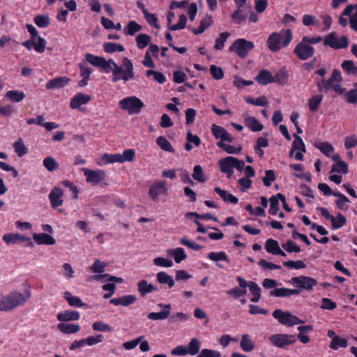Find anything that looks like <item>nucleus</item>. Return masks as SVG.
<instances>
[{
	"label": "nucleus",
	"instance_id": "1",
	"mask_svg": "<svg viewBox=\"0 0 357 357\" xmlns=\"http://www.w3.org/2000/svg\"><path fill=\"white\" fill-rule=\"evenodd\" d=\"M31 292L29 289L23 292L10 291L8 294L2 296L0 298V311L10 312L15 308L25 304L31 298Z\"/></svg>",
	"mask_w": 357,
	"mask_h": 357
},
{
	"label": "nucleus",
	"instance_id": "2",
	"mask_svg": "<svg viewBox=\"0 0 357 357\" xmlns=\"http://www.w3.org/2000/svg\"><path fill=\"white\" fill-rule=\"evenodd\" d=\"M135 78L134 66L132 61L128 57L122 59L121 65H115L112 75V81L114 83L123 80L127 82Z\"/></svg>",
	"mask_w": 357,
	"mask_h": 357
},
{
	"label": "nucleus",
	"instance_id": "3",
	"mask_svg": "<svg viewBox=\"0 0 357 357\" xmlns=\"http://www.w3.org/2000/svg\"><path fill=\"white\" fill-rule=\"evenodd\" d=\"M293 38L290 29L282 30L281 32H273L268 38L266 43L268 49L273 52H279L282 47H287Z\"/></svg>",
	"mask_w": 357,
	"mask_h": 357
},
{
	"label": "nucleus",
	"instance_id": "4",
	"mask_svg": "<svg viewBox=\"0 0 357 357\" xmlns=\"http://www.w3.org/2000/svg\"><path fill=\"white\" fill-rule=\"evenodd\" d=\"M254 48L255 44L252 41L238 38L229 47V51L234 52L238 57L245 59Z\"/></svg>",
	"mask_w": 357,
	"mask_h": 357
},
{
	"label": "nucleus",
	"instance_id": "5",
	"mask_svg": "<svg viewBox=\"0 0 357 357\" xmlns=\"http://www.w3.org/2000/svg\"><path fill=\"white\" fill-rule=\"evenodd\" d=\"M119 105L122 110L128 111L130 115L139 114L144 107V102L134 96L121 100Z\"/></svg>",
	"mask_w": 357,
	"mask_h": 357
},
{
	"label": "nucleus",
	"instance_id": "6",
	"mask_svg": "<svg viewBox=\"0 0 357 357\" xmlns=\"http://www.w3.org/2000/svg\"><path fill=\"white\" fill-rule=\"evenodd\" d=\"M273 317L277 319L280 324L288 327L304 323L302 319H300L298 317L293 315L290 312L283 311L280 309L274 310L273 312Z\"/></svg>",
	"mask_w": 357,
	"mask_h": 357
},
{
	"label": "nucleus",
	"instance_id": "7",
	"mask_svg": "<svg viewBox=\"0 0 357 357\" xmlns=\"http://www.w3.org/2000/svg\"><path fill=\"white\" fill-rule=\"evenodd\" d=\"M271 344L280 349H286L288 346L294 344L296 342L294 335L277 333L268 337Z\"/></svg>",
	"mask_w": 357,
	"mask_h": 357
},
{
	"label": "nucleus",
	"instance_id": "8",
	"mask_svg": "<svg viewBox=\"0 0 357 357\" xmlns=\"http://www.w3.org/2000/svg\"><path fill=\"white\" fill-rule=\"evenodd\" d=\"M289 282L298 289H304L308 292L313 290L317 284V280L312 277L301 275L291 278Z\"/></svg>",
	"mask_w": 357,
	"mask_h": 357
},
{
	"label": "nucleus",
	"instance_id": "9",
	"mask_svg": "<svg viewBox=\"0 0 357 357\" xmlns=\"http://www.w3.org/2000/svg\"><path fill=\"white\" fill-rule=\"evenodd\" d=\"M324 44L326 46H329L334 50H339L346 48L348 47L349 41L347 36H342L340 38H337L335 33L332 32L325 36Z\"/></svg>",
	"mask_w": 357,
	"mask_h": 357
},
{
	"label": "nucleus",
	"instance_id": "10",
	"mask_svg": "<svg viewBox=\"0 0 357 357\" xmlns=\"http://www.w3.org/2000/svg\"><path fill=\"white\" fill-rule=\"evenodd\" d=\"M294 53L302 61L307 60L314 54V48L308 43L301 42L298 43L294 48Z\"/></svg>",
	"mask_w": 357,
	"mask_h": 357
},
{
	"label": "nucleus",
	"instance_id": "11",
	"mask_svg": "<svg viewBox=\"0 0 357 357\" xmlns=\"http://www.w3.org/2000/svg\"><path fill=\"white\" fill-rule=\"evenodd\" d=\"M167 194V186L165 181H155L149 190V195L153 202H158L160 195Z\"/></svg>",
	"mask_w": 357,
	"mask_h": 357
},
{
	"label": "nucleus",
	"instance_id": "12",
	"mask_svg": "<svg viewBox=\"0 0 357 357\" xmlns=\"http://www.w3.org/2000/svg\"><path fill=\"white\" fill-rule=\"evenodd\" d=\"M91 99L90 95L78 93L71 99L70 106L72 109H79L81 112H85L86 108L82 107V105L87 104Z\"/></svg>",
	"mask_w": 357,
	"mask_h": 357
},
{
	"label": "nucleus",
	"instance_id": "13",
	"mask_svg": "<svg viewBox=\"0 0 357 357\" xmlns=\"http://www.w3.org/2000/svg\"><path fill=\"white\" fill-rule=\"evenodd\" d=\"M3 241L7 244H16L19 242L28 241L27 246L33 247V243L29 237L20 234L7 233L3 236Z\"/></svg>",
	"mask_w": 357,
	"mask_h": 357
},
{
	"label": "nucleus",
	"instance_id": "14",
	"mask_svg": "<svg viewBox=\"0 0 357 357\" xmlns=\"http://www.w3.org/2000/svg\"><path fill=\"white\" fill-rule=\"evenodd\" d=\"M84 176H86L87 182L91 183L93 185H96L105 179L106 174L105 172L102 169H86L84 172Z\"/></svg>",
	"mask_w": 357,
	"mask_h": 357
},
{
	"label": "nucleus",
	"instance_id": "15",
	"mask_svg": "<svg viewBox=\"0 0 357 357\" xmlns=\"http://www.w3.org/2000/svg\"><path fill=\"white\" fill-rule=\"evenodd\" d=\"M294 140L292 143V147L294 149L298 151L294 155L295 159L298 161H302L303 160V153L306 152L305 143L303 142L302 138L297 134H294Z\"/></svg>",
	"mask_w": 357,
	"mask_h": 357
},
{
	"label": "nucleus",
	"instance_id": "16",
	"mask_svg": "<svg viewBox=\"0 0 357 357\" xmlns=\"http://www.w3.org/2000/svg\"><path fill=\"white\" fill-rule=\"evenodd\" d=\"M220 171L222 173L227 174V176L229 178L234 174V157L233 156H227L225 158H222L218 161Z\"/></svg>",
	"mask_w": 357,
	"mask_h": 357
},
{
	"label": "nucleus",
	"instance_id": "17",
	"mask_svg": "<svg viewBox=\"0 0 357 357\" xmlns=\"http://www.w3.org/2000/svg\"><path fill=\"white\" fill-rule=\"evenodd\" d=\"M158 306L165 310L158 312H150L148 314V318L151 320H163L167 319L170 314L171 305L170 304H158Z\"/></svg>",
	"mask_w": 357,
	"mask_h": 357
},
{
	"label": "nucleus",
	"instance_id": "18",
	"mask_svg": "<svg viewBox=\"0 0 357 357\" xmlns=\"http://www.w3.org/2000/svg\"><path fill=\"white\" fill-rule=\"evenodd\" d=\"M207 257L211 261H216V266L219 268H225L222 264L219 263V261H224L227 264L230 263V258L224 251H220L218 252H211L208 254Z\"/></svg>",
	"mask_w": 357,
	"mask_h": 357
},
{
	"label": "nucleus",
	"instance_id": "19",
	"mask_svg": "<svg viewBox=\"0 0 357 357\" xmlns=\"http://www.w3.org/2000/svg\"><path fill=\"white\" fill-rule=\"evenodd\" d=\"M301 290L298 289L275 288L270 291V296L275 297H290L292 295H299Z\"/></svg>",
	"mask_w": 357,
	"mask_h": 357
},
{
	"label": "nucleus",
	"instance_id": "20",
	"mask_svg": "<svg viewBox=\"0 0 357 357\" xmlns=\"http://www.w3.org/2000/svg\"><path fill=\"white\" fill-rule=\"evenodd\" d=\"M255 81L260 85L266 86L274 82V77L269 70H261L255 77Z\"/></svg>",
	"mask_w": 357,
	"mask_h": 357
},
{
	"label": "nucleus",
	"instance_id": "21",
	"mask_svg": "<svg viewBox=\"0 0 357 357\" xmlns=\"http://www.w3.org/2000/svg\"><path fill=\"white\" fill-rule=\"evenodd\" d=\"M63 192L62 190L58 188H54L49 194V199L51 202L52 207L56 208L61 206L63 204V199L61 197Z\"/></svg>",
	"mask_w": 357,
	"mask_h": 357
},
{
	"label": "nucleus",
	"instance_id": "22",
	"mask_svg": "<svg viewBox=\"0 0 357 357\" xmlns=\"http://www.w3.org/2000/svg\"><path fill=\"white\" fill-rule=\"evenodd\" d=\"M33 239L38 245H54L56 243L55 239L52 236L45 233L34 234Z\"/></svg>",
	"mask_w": 357,
	"mask_h": 357
},
{
	"label": "nucleus",
	"instance_id": "23",
	"mask_svg": "<svg viewBox=\"0 0 357 357\" xmlns=\"http://www.w3.org/2000/svg\"><path fill=\"white\" fill-rule=\"evenodd\" d=\"M137 290L142 296H145L149 293L157 291V287L151 283H148L146 280H142L137 283Z\"/></svg>",
	"mask_w": 357,
	"mask_h": 357
},
{
	"label": "nucleus",
	"instance_id": "24",
	"mask_svg": "<svg viewBox=\"0 0 357 357\" xmlns=\"http://www.w3.org/2000/svg\"><path fill=\"white\" fill-rule=\"evenodd\" d=\"M214 191L223 199L225 202H229L234 204H236L238 202V199L231 193L222 190L219 187H215Z\"/></svg>",
	"mask_w": 357,
	"mask_h": 357
},
{
	"label": "nucleus",
	"instance_id": "25",
	"mask_svg": "<svg viewBox=\"0 0 357 357\" xmlns=\"http://www.w3.org/2000/svg\"><path fill=\"white\" fill-rule=\"evenodd\" d=\"M240 347L243 351L250 352L255 349V343L248 334H243L241 337Z\"/></svg>",
	"mask_w": 357,
	"mask_h": 357
},
{
	"label": "nucleus",
	"instance_id": "26",
	"mask_svg": "<svg viewBox=\"0 0 357 357\" xmlns=\"http://www.w3.org/2000/svg\"><path fill=\"white\" fill-rule=\"evenodd\" d=\"M245 125L252 132H259L264 129V126L253 116H248L245 118Z\"/></svg>",
	"mask_w": 357,
	"mask_h": 357
},
{
	"label": "nucleus",
	"instance_id": "27",
	"mask_svg": "<svg viewBox=\"0 0 357 357\" xmlns=\"http://www.w3.org/2000/svg\"><path fill=\"white\" fill-rule=\"evenodd\" d=\"M201 342L199 339L194 337L190 340L186 347L187 351L190 356H195L199 354L201 348Z\"/></svg>",
	"mask_w": 357,
	"mask_h": 357
},
{
	"label": "nucleus",
	"instance_id": "28",
	"mask_svg": "<svg viewBox=\"0 0 357 357\" xmlns=\"http://www.w3.org/2000/svg\"><path fill=\"white\" fill-rule=\"evenodd\" d=\"M168 255L173 256L175 262L177 264L181 263L187 258V255L185 254L184 249L182 248L169 250L168 251Z\"/></svg>",
	"mask_w": 357,
	"mask_h": 357
},
{
	"label": "nucleus",
	"instance_id": "29",
	"mask_svg": "<svg viewBox=\"0 0 357 357\" xmlns=\"http://www.w3.org/2000/svg\"><path fill=\"white\" fill-rule=\"evenodd\" d=\"M156 276L159 283L167 284L169 288L173 287L175 284L174 279L165 271L158 273Z\"/></svg>",
	"mask_w": 357,
	"mask_h": 357
},
{
	"label": "nucleus",
	"instance_id": "30",
	"mask_svg": "<svg viewBox=\"0 0 357 357\" xmlns=\"http://www.w3.org/2000/svg\"><path fill=\"white\" fill-rule=\"evenodd\" d=\"M249 290L252 295L250 298V301L252 303H257L261 298V288L256 282L250 281Z\"/></svg>",
	"mask_w": 357,
	"mask_h": 357
},
{
	"label": "nucleus",
	"instance_id": "31",
	"mask_svg": "<svg viewBox=\"0 0 357 357\" xmlns=\"http://www.w3.org/2000/svg\"><path fill=\"white\" fill-rule=\"evenodd\" d=\"M142 26L135 21H130L124 28V34L126 36H134L137 32L141 31Z\"/></svg>",
	"mask_w": 357,
	"mask_h": 357
},
{
	"label": "nucleus",
	"instance_id": "32",
	"mask_svg": "<svg viewBox=\"0 0 357 357\" xmlns=\"http://www.w3.org/2000/svg\"><path fill=\"white\" fill-rule=\"evenodd\" d=\"M67 82L66 77H57L50 80L47 84L46 88L47 89H60L65 86V84Z\"/></svg>",
	"mask_w": 357,
	"mask_h": 357
},
{
	"label": "nucleus",
	"instance_id": "33",
	"mask_svg": "<svg viewBox=\"0 0 357 357\" xmlns=\"http://www.w3.org/2000/svg\"><path fill=\"white\" fill-rule=\"evenodd\" d=\"M323 95H314L308 100L309 109L310 112H316L322 102Z\"/></svg>",
	"mask_w": 357,
	"mask_h": 357
},
{
	"label": "nucleus",
	"instance_id": "34",
	"mask_svg": "<svg viewBox=\"0 0 357 357\" xmlns=\"http://www.w3.org/2000/svg\"><path fill=\"white\" fill-rule=\"evenodd\" d=\"M136 45L138 49L145 48L151 42V36L146 33H139L135 38Z\"/></svg>",
	"mask_w": 357,
	"mask_h": 357
},
{
	"label": "nucleus",
	"instance_id": "35",
	"mask_svg": "<svg viewBox=\"0 0 357 357\" xmlns=\"http://www.w3.org/2000/svg\"><path fill=\"white\" fill-rule=\"evenodd\" d=\"M156 143L160 148L165 151L169 153L175 152V150L171 143L163 136L158 137L156 139Z\"/></svg>",
	"mask_w": 357,
	"mask_h": 357
},
{
	"label": "nucleus",
	"instance_id": "36",
	"mask_svg": "<svg viewBox=\"0 0 357 357\" xmlns=\"http://www.w3.org/2000/svg\"><path fill=\"white\" fill-rule=\"evenodd\" d=\"M104 51L107 53L112 54L115 52H122L125 50L124 47L118 43H105L103 45Z\"/></svg>",
	"mask_w": 357,
	"mask_h": 357
},
{
	"label": "nucleus",
	"instance_id": "37",
	"mask_svg": "<svg viewBox=\"0 0 357 357\" xmlns=\"http://www.w3.org/2000/svg\"><path fill=\"white\" fill-rule=\"evenodd\" d=\"M331 222L332 229L335 230L342 227L347 223V218L342 213H338Z\"/></svg>",
	"mask_w": 357,
	"mask_h": 357
},
{
	"label": "nucleus",
	"instance_id": "38",
	"mask_svg": "<svg viewBox=\"0 0 357 357\" xmlns=\"http://www.w3.org/2000/svg\"><path fill=\"white\" fill-rule=\"evenodd\" d=\"M6 96L12 102H20L25 98V94L22 91L11 90L6 93Z\"/></svg>",
	"mask_w": 357,
	"mask_h": 357
},
{
	"label": "nucleus",
	"instance_id": "39",
	"mask_svg": "<svg viewBox=\"0 0 357 357\" xmlns=\"http://www.w3.org/2000/svg\"><path fill=\"white\" fill-rule=\"evenodd\" d=\"M348 346L347 340L342 338L340 336L334 337L330 343V348L333 350H337L340 347L346 348Z\"/></svg>",
	"mask_w": 357,
	"mask_h": 357
},
{
	"label": "nucleus",
	"instance_id": "40",
	"mask_svg": "<svg viewBox=\"0 0 357 357\" xmlns=\"http://www.w3.org/2000/svg\"><path fill=\"white\" fill-rule=\"evenodd\" d=\"M342 70L347 75H357V66L351 60H345L341 64Z\"/></svg>",
	"mask_w": 357,
	"mask_h": 357
},
{
	"label": "nucleus",
	"instance_id": "41",
	"mask_svg": "<svg viewBox=\"0 0 357 357\" xmlns=\"http://www.w3.org/2000/svg\"><path fill=\"white\" fill-rule=\"evenodd\" d=\"M332 79L328 78V79H316L315 84L319 92L327 91L332 88L333 85Z\"/></svg>",
	"mask_w": 357,
	"mask_h": 357
},
{
	"label": "nucleus",
	"instance_id": "42",
	"mask_svg": "<svg viewBox=\"0 0 357 357\" xmlns=\"http://www.w3.org/2000/svg\"><path fill=\"white\" fill-rule=\"evenodd\" d=\"M315 147L318 149L323 154L329 156L330 153L334 151L333 146L328 142H319L314 144Z\"/></svg>",
	"mask_w": 357,
	"mask_h": 357
},
{
	"label": "nucleus",
	"instance_id": "43",
	"mask_svg": "<svg viewBox=\"0 0 357 357\" xmlns=\"http://www.w3.org/2000/svg\"><path fill=\"white\" fill-rule=\"evenodd\" d=\"M230 36V33L225 31L220 33L218 38H216L214 49L215 50H222L224 48L225 43Z\"/></svg>",
	"mask_w": 357,
	"mask_h": 357
},
{
	"label": "nucleus",
	"instance_id": "44",
	"mask_svg": "<svg viewBox=\"0 0 357 357\" xmlns=\"http://www.w3.org/2000/svg\"><path fill=\"white\" fill-rule=\"evenodd\" d=\"M245 100L247 103L256 106L268 107V105L267 98L264 96H259L256 99H254L251 97H247L245 98Z\"/></svg>",
	"mask_w": 357,
	"mask_h": 357
},
{
	"label": "nucleus",
	"instance_id": "45",
	"mask_svg": "<svg viewBox=\"0 0 357 357\" xmlns=\"http://www.w3.org/2000/svg\"><path fill=\"white\" fill-rule=\"evenodd\" d=\"M185 217L188 218H190L192 217H195V218L202 220H212L214 222L218 221V219L217 217H215L208 213H204V214H199L197 212H188L185 214Z\"/></svg>",
	"mask_w": 357,
	"mask_h": 357
},
{
	"label": "nucleus",
	"instance_id": "46",
	"mask_svg": "<svg viewBox=\"0 0 357 357\" xmlns=\"http://www.w3.org/2000/svg\"><path fill=\"white\" fill-rule=\"evenodd\" d=\"M13 148L19 157H22L28 152V149L25 146L22 138H20L13 144Z\"/></svg>",
	"mask_w": 357,
	"mask_h": 357
},
{
	"label": "nucleus",
	"instance_id": "47",
	"mask_svg": "<svg viewBox=\"0 0 357 357\" xmlns=\"http://www.w3.org/2000/svg\"><path fill=\"white\" fill-rule=\"evenodd\" d=\"M102 160L104 162V164L114 163V162L122 163L121 153H115V154L104 153L102 155Z\"/></svg>",
	"mask_w": 357,
	"mask_h": 357
},
{
	"label": "nucleus",
	"instance_id": "48",
	"mask_svg": "<svg viewBox=\"0 0 357 357\" xmlns=\"http://www.w3.org/2000/svg\"><path fill=\"white\" fill-rule=\"evenodd\" d=\"M68 305L75 307L86 308L88 305L82 302L79 297L73 296L68 292Z\"/></svg>",
	"mask_w": 357,
	"mask_h": 357
},
{
	"label": "nucleus",
	"instance_id": "49",
	"mask_svg": "<svg viewBox=\"0 0 357 357\" xmlns=\"http://www.w3.org/2000/svg\"><path fill=\"white\" fill-rule=\"evenodd\" d=\"M217 146L229 154H238L241 151V147H234L222 142H218Z\"/></svg>",
	"mask_w": 357,
	"mask_h": 357
},
{
	"label": "nucleus",
	"instance_id": "50",
	"mask_svg": "<svg viewBox=\"0 0 357 357\" xmlns=\"http://www.w3.org/2000/svg\"><path fill=\"white\" fill-rule=\"evenodd\" d=\"M280 248L279 243L276 240L268 238L265 243V249L267 252L275 255Z\"/></svg>",
	"mask_w": 357,
	"mask_h": 357
},
{
	"label": "nucleus",
	"instance_id": "51",
	"mask_svg": "<svg viewBox=\"0 0 357 357\" xmlns=\"http://www.w3.org/2000/svg\"><path fill=\"white\" fill-rule=\"evenodd\" d=\"M143 13L146 20L150 26L156 29H160V26L158 23V19L155 14L150 13L148 10H143Z\"/></svg>",
	"mask_w": 357,
	"mask_h": 357
},
{
	"label": "nucleus",
	"instance_id": "52",
	"mask_svg": "<svg viewBox=\"0 0 357 357\" xmlns=\"http://www.w3.org/2000/svg\"><path fill=\"white\" fill-rule=\"evenodd\" d=\"M91 278L95 280H100L102 279H105L106 280L110 282H116L117 283H122L123 282V279L122 278L110 275L108 273L95 275L93 276H91Z\"/></svg>",
	"mask_w": 357,
	"mask_h": 357
},
{
	"label": "nucleus",
	"instance_id": "53",
	"mask_svg": "<svg viewBox=\"0 0 357 357\" xmlns=\"http://www.w3.org/2000/svg\"><path fill=\"white\" fill-rule=\"evenodd\" d=\"M117 63L113 59L106 60L104 57L100 63L99 68L104 70L106 73H112L113 68Z\"/></svg>",
	"mask_w": 357,
	"mask_h": 357
},
{
	"label": "nucleus",
	"instance_id": "54",
	"mask_svg": "<svg viewBox=\"0 0 357 357\" xmlns=\"http://www.w3.org/2000/svg\"><path fill=\"white\" fill-rule=\"evenodd\" d=\"M192 176L194 180L198 182L204 183L206 181L202 167L199 165H197L194 167Z\"/></svg>",
	"mask_w": 357,
	"mask_h": 357
},
{
	"label": "nucleus",
	"instance_id": "55",
	"mask_svg": "<svg viewBox=\"0 0 357 357\" xmlns=\"http://www.w3.org/2000/svg\"><path fill=\"white\" fill-rule=\"evenodd\" d=\"M34 22L38 27L45 28L49 26L50 20L47 15H38L34 17Z\"/></svg>",
	"mask_w": 357,
	"mask_h": 357
},
{
	"label": "nucleus",
	"instance_id": "56",
	"mask_svg": "<svg viewBox=\"0 0 357 357\" xmlns=\"http://www.w3.org/2000/svg\"><path fill=\"white\" fill-rule=\"evenodd\" d=\"M211 132L215 139H220L227 133V131L223 127L215 124L212 125Z\"/></svg>",
	"mask_w": 357,
	"mask_h": 357
},
{
	"label": "nucleus",
	"instance_id": "57",
	"mask_svg": "<svg viewBox=\"0 0 357 357\" xmlns=\"http://www.w3.org/2000/svg\"><path fill=\"white\" fill-rule=\"evenodd\" d=\"M153 264L160 267L169 268L173 266V261L169 259L158 257L153 259Z\"/></svg>",
	"mask_w": 357,
	"mask_h": 357
},
{
	"label": "nucleus",
	"instance_id": "58",
	"mask_svg": "<svg viewBox=\"0 0 357 357\" xmlns=\"http://www.w3.org/2000/svg\"><path fill=\"white\" fill-rule=\"evenodd\" d=\"M283 266L289 268H295V269H301L305 268L306 267L305 264L302 260L298 261H292L289 260L287 261H284L282 263Z\"/></svg>",
	"mask_w": 357,
	"mask_h": 357
},
{
	"label": "nucleus",
	"instance_id": "59",
	"mask_svg": "<svg viewBox=\"0 0 357 357\" xmlns=\"http://www.w3.org/2000/svg\"><path fill=\"white\" fill-rule=\"evenodd\" d=\"M43 165L50 172H53L58 168L57 162L50 156L43 160Z\"/></svg>",
	"mask_w": 357,
	"mask_h": 357
},
{
	"label": "nucleus",
	"instance_id": "60",
	"mask_svg": "<svg viewBox=\"0 0 357 357\" xmlns=\"http://www.w3.org/2000/svg\"><path fill=\"white\" fill-rule=\"evenodd\" d=\"M270 201V208L268 210V213L272 215H275L280 209L279 207V201L277 200V197L275 195H273L269 199Z\"/></svg>",
	"mask_w": 357,
	"mask_h": 357
},
{
	"label": "nucleus",
	"instance_id": "61",
	"mask_svg": "<svg viewBox=\"0 0 357 357\" xmlns=\"http://www.w3.org/2000/svg\"><path fill=\"white\" fill-rule=\"evenodd\" d=\"M103 57L95 56L91 53H87L85 56V60L91 64L93 66L98 67L100 65V63L102 60Z\"/></svg>",
	"mask_w": 357,
	"mask_h": 357
},
{
	"label": "nucleus",
	"instance_id": "62",
	"mask_svg": "<svg viewBox=\"0 0 357 357\" xmlns=\"http://www.w3.org/2000/svg\"><path fill=\"white\" fill-rule=\"evenodd\" d=\"M357 146V137L353 134L347 136L344 139V147L346 149H351Z\"/></svg>",
	"mask_w": 357,
	"mask_h": 357
},
{
	"label": "nucleus",
	"instance_id": "63",
	"mask_svg": "<svg viewBox=\"0 0 357 357\" xmlns=\"http://www.w3.org/2000/svg\"><path fill=\"white\" fill-rule=\"evenodd\" d=\"M197 357H221V353L213 349H204L201 351Z\"/></svg>",
	"mask_w": 357,
	"mask_h": 357
},
{
	"label": "nucleus",
	"instance_id": "64",
	"mask_svg": "<svg viewBox=\"0 0 357 357\" xmlns=\"http://www.w3.org/2000/svg\"><path fill=\"white\" fill-rule=\"evenodd\" d=\"M345 98L348 103L357 105V89L355 87V89L347 92L345 93Z\"/></svg>",
	"mask_w": 357,
	"mask_h": 357
}]
</instances>
